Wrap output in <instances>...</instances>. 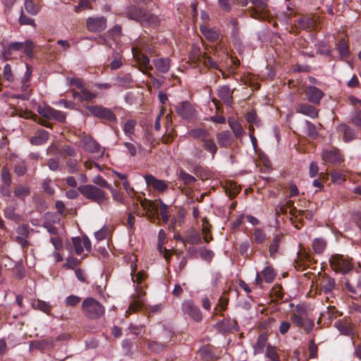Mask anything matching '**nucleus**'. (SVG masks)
<instances>
[{"label":"nucleus","instance_id":"18","mask_svg":"<svg viewBox=\"0 0 361 361\" xmlns=\"http://www.w3.org/2000/svg\"><path fill=\"white\" fill-rule=\"evenodd\" d=\"M335 326L343 335L353 336L355 334V326L350 322L338 320L335 323Z\"/></svg>","mask_w":361,"mask_h":361},{"label":"nucleus","instance_id":"39","mask_svg":"<svg viewBox=\"0 0 361 361\" xmlns=\"http://www.w3.org/2000/svg\"><path fill=\"white\" fill-rule=\"evenodd\" d=\"M30 193V188L27 186L18 185L14 189V195L20 200H24Z\"/></svg>","mask_w":361,"mask_h":361},{"label":"nucleus","instance_id":"35","mask_svg":"<svg viewBox=\"0 0 361 361\" xmlns=\"http://www.w3.org/2000/svg\"><path fill=\"white\" fill-rule=\"evenodd\" d=\"M49 139V133L44 130L40 131L37 135L30 138V142L35 145L44 144Z\"/></svg>","mask_w":361,"mask_h":361},{"label":"nucleus","instance_id":"62","mask_svg":"<svg viewBox=\"0 0 361 361\" xmlns=\"http://www.w3.org/2000/svg\"><path fill=\"white\" fill-rule=\"evenodd\" d=\"M4 216L11 220L18 219V215L15 213V208L13 206H8L4 209Z\"/></svg>","mask_w":361,"mask_h":361},{"label":"nucleus","instance_id":"1","mask_svg":"<svg viewBox=\"0 0 361 361\" xmlns=\"http://www.w3.org/2000/svg\"><path fill=\"white\" fill-rule=\"evenodd\" d=\"M81 311L87 318L97 319L104 314L105 308L97 300L88 297L82 302Z\"/></svg>","mask_w":361,"mask_h":361},{"label":"nucleus","instance_id":"43","mask_svg":"<svg viewBox=\"0 0 361 361\" xmlns=\"http://www.w3.org/2000/svg\"><path fill=\"white\" fill-rule=\"evenodd\" d=\"M298 23L300 27L303 30L313 27L314 25V20L308 16L301 17L298 19Z\"/></svg>","mask_w":361,"mask_h":361},{"label":"nucleus","instance_id":"4","mask_svg":"<svg viewBox=\"0 0 361 361\" xmlns=\"http://www.w3.org/2000/svg\"><path fill=\"white\" fill-rule=\"evenodd\" d=\"M126 15L128 18L139 21L142 24L154 23L157 20V16L145 12L136 6H128L126 11Z\"/></svg>","mask_w":361,"mask_h":361},{"label":"nucleus","instance_id":"61","mask_svg":"<svg viewBox=\"0 0 361 361\" xmlns=\"http://www.w3.org/2000/svg\"><path fill=\"white\" fill-rule=\"evenodd\" d=\"M319 176V178L314 180L312 185L313 186L318 188L319 190H322L324 187L322 181H325L328 179V175L326 173H320Z\"/></svg>","mask_w":361,"mask_h":361},{"label":"nucleus","instance_id":"6","mask_svg":"<svg viewBox=\"0 0 361 361\" xmlns=\"http://www.w3.org/2000/svg\"><path fill=\"white\" fill-rule=\"evenodd\" d=\"M181 311L185 318H190L195 322H200L203 319L201 310L192 300H185L182 302Z\"/></svg>","mask_w":361,"mask_h":361},{"label":"nucleus","instance_id":"38","mask_svg":"<svg viewBox=\"0 0 361 361\" xmlns=\"http://www.w3.org/2000/svg\"><path fill=\"white\" fill-rule=\"evenodd\" d=\"M267 239L265 231L260 228H257L253 231V240L256 244H262Z\"/></svg>","mask_w":361,"mask_h":361},{"label":"nucleus","instance_id":"15","mask_svg":"<svg viewBox=\"0 0 361 361\" xmlns=\"http://www.w3.org/2000/svg\"><path fill=\"white\" fill-rule=\"evenodd\" d=\"M132 51L134 56V58L138 63L139 66H140V70L144 73H146V71H150L152 69V66L150 64L149 59L145 54H142L141 52L136 51L135 48L132 49Z\"/></svg>","mask_w":361,"mask_h":361},{"label":"nucleus","instance_id":"63","mask_svg":"<svg viewBox=\"0 0 361 361\" xmlns=\"http://www.w3.org/2000/svg\"><path fill=\"white\" fill-rule=\"evenodd\" d=\"M93 183L102 188L111 189L110 185L107 183V181L101 176H97L93 179Z\"/></svg>","mask_w":361,"mask_h":361},{"label":"nucleus","instance_id":"2","mask_svg":"<svg viewBox=\"0 0 361 361\" xmlns=\"http://www.w3.org/2000/svg\"><path fill=\"white\" fill-rule=\"evenodd\" d=\"M33 48L34 44L32 41L30 39H27L25 42H11L8 45L4 46L1 53L4 59L8 60L10 59L13 51H20L23 49L25 54L27 57L32 58L33 56Z\"/></svg>","mask_w":361,"mask_h":361},{"label":"nucleus","instance_id":"28","mask_svg":"<svg viewBox=\"0 0 361 361\" xmlns=\"http://www.w3.org/2000/svg\"><path fill=\"white\" fill-rule=\"evenodd\" d=\"M228 304V298H224L223 296L220 297L218 303L216 304V307L214 309L213 316H223V312L226 310Z\"/></svg>","mask_w":361,"mask_h":361},{"label":"nucleus","instance_id":"49","mask_svg":"<svg viewBox=\"0 0 361 361\" xmlns=\"http://www.w3.org/2000/svg\"><path fill=\"white\" fill-rule=\"evenodd\" d=\"M207 222V219H204L203 220L202 231V234L204 235L203 239H204V242L208 243L211 240H213V238H212V234L210 233V229H209V226L207 225H206Z\"/></svg>","mask_w":361,"mask_h":361},{"label":"nucleus","instance_id":"64","mask_svg":"<svg viewBox=\"0 0 361 361\" xmlns=\"http://www.w3.org/2000/svg\"><path fill=\"white\" fill-rule=\"evenodd\" d=\"M338 49L340 53V55L343 58H345L348 56V47L344 41L339 42L338 44Z\"/></svg>","mask_w":361,"mask_h":361},{"label":"nucleus","instance_id":"37","mask_svg":"<svg viewBox=\"0 0 361 361\" xmlns=\"http://www.w3.org/2000/svg\"><path fill=\"white\" fill-rule=\"evenodd\" d=\"M175 109L177 113H192L195 111L193 106L188 101L178 103Z\"/></svg>","mask_w":361,"mask_h":361},{"label":"nucleus","instance_id":"56","mask_svg":"<svg viewBox=\"0 0 361 361\" xmlns=\"http://www.w3.org/2000/svg\"><path fill=\"white\" fill-rule=\"evenodd\" d=\"M187 241L191 245L199 244L202 242L200 234L197 232H192L188 236Z\"/></svg>","mask_w":361,"mask_h":361},{"label":"nucleus","instance_id":"21","mask_svg":"<svg viewBox=\"0 0 361 361\" xmlns=\"http://www.w3.org/2000/svg\"><path fill=\"white\" fill-rule=\"evenodd\" d=\"M178 179L183 182V184L186 186H192L196 182V178L188 173L183 169H178L176 172Z\"/></svg>","mask_w":361,"mask_h":361},{"label":"nucleus","instance_id":"52","mask_svg":"<svg viewBox=\"0 0 361 361\" xmlns=\"http://www.w3.org/2000/svg\"><path fill=\"white\" fill-rule=\"evenodd\" d=\"M250 243L248 240L242 242L239 245V248H238L239 253L244 257L248 258L249 257L248 251L250 250Z\"/></svg>","mask_w":361,"mask_h":361},{"label":"nucleus","instance_id":"17","mask_svg":"<svg viewBox=\"0 0 361 361\" xmlns=\"http://www.w3.org/2000/svg\"><path fill=\"white\" fill-rule=\"evenodd\" d=\"M252 7L250 9V15L255 18L262 17V13L267 7L266 0H250Z\"/></svg>","mask_w":361,"mask_h":361},{"label":"nucleus","instance_id":"13","mask_svg":"<svg viewBox=\"0 0 361 361\" xmlns=\"http://www.w3.org/2000/svg\"><path fill=\"white\" fill-rule=\"evenodd\" d=\"M144 178L147 185L159 192H163L168 188V184L166 181L157 179L151 174H147Z\"/></svg>","mask_w":361,"mask_h":361},{"label":"nucleus","instance_id":"41","mask_svg":"<svg viewBox=\"0 0 361 361\" xmlns=\"http://www.w3.org/2000/svg\"><path fill=\"white\" fill-rule=\"evenodd\" d=\"M331 182L334 184L342 185L345 180V175L338 171H333L330 173Z\"/></svg>","mask_w":361,"mask_h":361},{"label":"nucleus","instance_id":"36","mask_svg":"<svg viewBox=\"0 0 361 361\" xmlns=\"http://www.w3.org/2000/svg\"><path fill=\"white\" fill-rule=\"evenodd\" d=\"M188 135L193 138L200 139L202 141L210 134L205 129L195 128V129L190 130L188 132Z\"/></svg>","mask_w":361,"mask_h":361},{"label":"nucleus","instance_id":"46","mask_svg":"<svg viewBox=\"0 0 361 361\" xmlns=\"http://www.w3.org/2000/svg\"><path fill=\"white\" fill-rule=\"evenodd\" d=\"M200 353L202 358L205 361H212L216 359V357L213 354L211 349L209 347H203L200 350Z\"/></svg>","mask_w":361,"mask_h":361},{"label":"nucleus","instance_id":"42","mask_svg":"<svg viewBox=\"0 0 361 361\" xmlns=\"http://www.w3.org/2000/svg\"><path fill=\"white\" fill-rule=\"evenodd\" d=\"M266 357L269 359L270 361H280L279 355L277 353L276 347L271 345H267L266 350Z\"/></svg>","mask_w":361,"mask_h":361},{"label":"nucleus","instance_id":"20","mask_svg":"<svg viewBox=\"0 0 361 361\" xmlns=\"http://www.w3.org/2000/svg\"><path fill=\"white\" fill-rule=\"evenodd\" d=\"M144 295V293L140 291L137 292V295L133 296V300L129 305L128 309L126 311L127 314H132L140 310L143 305L142 298Z\"/></svg>","mask_w":361,"mask_h":361},{"label":"nucleus","instance_id":"23","mask_svg":"<svg viewBox=\"0 0 361 361\" xmlns=\"http://www.w3.org/2000/svg\"><path fill=\"white\" fill-rule=\"evenodd\" d=\"M267 339L268 336L266 334L262 333L258 336L257 341L253 346L255 355L261 354L264 352V348L267 346Z\"/></svg>","mask_w":361,"mask_h":361},{"label":"nucleus","instance_id":"8","mask_svg":"<svg viewBox=\"0 0 361 361\" xmlns=\"http://www.w3.org/2000/svg\"><path fill=\"white\" fill-rule=\"evenodd\" d=\"M290 320L294 326L302 329L306 333H310L314 326L313 320L298 312L290 314Z\"/></svg>","mask_w":361,"mask_h":361},{"label":"nucleus","instance_id":"40","mask_svg":"<svg viewBox=\"0 0 361 361\" xmlns=\"http://www.w3.org/2000/svg\"><path fill=\"white\" fill-rule=\"evenodd\" d=\"M136 268L135 266L132 268L131 276L132 280L134 283H137V285H140L142 281L147 278V274L144 271H140L135 274Z\"/></svg>","mask_w":361,"mask_h":361},{"label":"nucleus","instance_id":"16","mask_svg":"<svg viewBox=\"0 0 361 361\" xmlns=\"http://www.w3.org/2000/svg\"><path fill=\"white\" fill-rule=\"evenodd\" d=\"M320 290L325 294L331 293L336 288L335 279L332 277L324 274L319 282Z\"/></svg>","mask_w":361,"mask_h":361},{"label":"nucleus","instance_id":"48","mask_svg":"<svg viewBox=\"0 0 361 361\" xmlns=\"http://www.w3.org/2000/svg\"><path fill=\"white\" fill-rule=\"evenodd\" d=\"M1 180L5 185L10 187L12 183L11 176L9 169L6 166H4L1 170Z\"/></svg>","mask_w":361,"mask_h":361},{"label":"nucleus","instance_id":"47","mask_svg":"<svg viewBox=\"0 0 361 361\" xmlns=\"http://www.w3.org/2000/svg\"><path fill=\"white\" fill-rule=\"evenodd\" d=\"M200 29H201L202 34L209 40L214 41L218 38L219 35L216 31H214L209 27H207L205 26H201Z\"/></svg>","mask_w":361,"mask_h":361},{"label":"nucleus","instance_id":"14","mask_svg":"<svg viewBox=\"0 0 361 361\" xmlns=\"http://www.w3.org/2000/svg\"><path fill=\"white\" fill-rule=\"evenodd\" d=\"M72 243L74 250L77 255H81L84 249L89 252L91 250V242L87 236H84L82 238L80 237L73 238Z\"/></svg>","mask_w":361,"mask_h":361},{"label":"nucleus","instance_id":"26","mask_svg":"<svg viewBox=\"0 0 361 361\" xmlns=\"http://www.w3.org/2000/svg\"><path fill=\"white\" fill-rule=\"evenodd\" d=\"M282 238V234H277L273 238V240L269 247V251L271 257L275 258L276 257Z\"/></svg>","mask_w":361,"mask_h":361},{"label":"nucleus","instance_id":"3","mask_svg":"<svg viewBox=\"0 0 361 361\" xmlns=\"http://www.w3.org/2000/svg\"><path fill=\"white\" fill-rule=\"evenodd\" d=\"M329 264L334 271L343 274H347L353 268L351 259L339 254L332 255L329 258Z\"/></svg>","mask_w":361,"mask_h":361},{"label":"nucleus","instance_id":"29","mask_svg":"<svg viewBox=\"0 0 361 361\" xmlns=\"http://www.w3.org/2000/svg\"><path fill=\"white\" fill-rule=\"evenodd\" d=\"M32 307L35 309L40 310L47 314H50L51 310V305L43 300H36L32 303Z\"/></svg>","mask_w":361,"mask_h":361},{"label":"nucleus","instance_id":"24","mask_svg":"<svg viewBox=\"0 0 361 361\" xmlns=\"http://www.w3.org/2000/svg\"><path fill=\"white\" fill-rule=\"evenodd\" d=\"M233 90L229 87L224 85L221 87L218 90V95L221 99L227 105H231L232 102V94Z\"/></svg>","mask_w":361,"mask_h":361},{"label":"nucleus","instance_id":"7","mask_svg":"<svg viewBox=\"0 0 361 361\" xmlns=\"http://www.w3.org/2000/svg\"><path fill=\"white\" fill-rule=\"evenodd\" d=\"M322 158L324 162L332 165H339L344 161V156L340 149L334 147L324 149L322 153Z\"/></svg>","mask_w":361,"mask_h":361},{"label":"nucleus","instance_id":"19","mask_svg":"<svg viewBox=\"0 0 361 361\" xmlns=\"http://www.w3.org/2000/svg\"><path fill=\"white\" fill-rule=\"evenodd\" d=\"M308 100L312 103L318 104L324 96L322 90L314 86H310L306 91Z\"/></svg>","mask_w":361,"mask_h":361},{"label":"nucleus","instance_id":"59","mask_svg":"<svg viewBox=\"0 0 361 361\" xmlns=\"http://www.w3.org/2000/svg\"><path fill=\"white\" fill-rule=\"evenodd\" d=\"M123 64L122 58L118 54L114 55L113 61L110 63L111 70H116L119 68Z\"/></svg>","mask_w":361,"mask_h":361},{"label":"nucleus","instance_id":"53","mask_svg":"<svg viewBox=\"0 0 361 361\" xmlns=\"http://www.w3.org/2000/svg\"><path fill=\"white\" fill-rule=\"evenodd\" d=\"M18 22L21 25H31L35 27V20L25 16L23 11H21Z\"/></svg>","mask_w":361,"mask_h":361},{"label":"nucleus","instance_id":"54","mask_svg":"<svg viewBox=\"0 0 361 361\" xmlns=\"http://www.w3.org/2000/svg\"><path fill=\"white\" fill-rule=\"evenodd\" d=\"M147 346L149 349L155 353H159L164 348V344L154 341H149Z\"/></svg>","mask_w":361,"mask_h":361},{"label":"nucleus","instance_id":"50","mask_svg":"<svg viewBox=\"0 0 361 361\" xmlns=\"http://www.w3.org/2000/svg\"><path fill=\"white\" fill-rule=\"evenodd\" d=\"M75 97H80L82 100H92V99L96 97V94L91 92L90 90L87 89H82L81 92V95L79 93H73Z\"/></svg>","mask_w":361,"mask_h":361},{"label":"nucleus","instance_id":"51","mask_svg":"<svg viewBox=\"0 0 361 361\" xmlns=\"http://www.w3.org/2000/svg\"><path fill=\"white\" fill-rule=\"evenodd\" d=\"M136 126V121L134 120H128L123 125V130L126 135H131L134 133V129Z\"/></svg>","mask_w":361,"mask_h":361},{"label":"nucleus","instance_id":"27","mask_svg":"<svg viewBox=\"0 0 361 361\" xmlns=\"http://www.w3.org/2000/svg\"><path fill=\"white\" fill-rule=\"evenodd\" d=\"M262 276L264 279V281L267 283H271L274 281L276 272L274 269L270 266H266L264 269L261 271Z\"/></svg>","mask_w":361,"mask_h":361},{"label":"nucleus","instance_id":"33","mask_svg":"<svg viewBox=\"0 0 361 361\" xmlns=\"http://www.w3.org/2000/svg\"><path fill=\"white\" fill-rule=\"evenodd\" d=\"M228 122L235 135L237 137H241L244 134V130L238 121H235L233 118H229Z\"/></svg>","mask_w":361,"mask_h":361},{"label":"nucleus","instance_id":"30","mask_svg":"<svg viewBox=\"0 0 361 361\" xmlns=\"http://www.w3.org/2000/svg\"><path fill=\"white\" fill-rule=\"evenodd\" d=\"M327 243L322 238H317L312 241V248L316 254H322L326 249Z\"/></svg>","mask_w":361,"mask_h":361},{"label":"nucleus","instance_id":"32","mask_svg":"<svg viewBox=\"0 0 361 361\" xmlns=\"http://www.w3.org/2000/svg\"><path fill=\"white\" fill-rule=\"evenodd\" d=\"M316 263L313 257L310 253L304 252L301 254L300 257V262H298V267L302 269H305L307 267Z\"/></svg>","mask_w":361,"mask_h":361},{"label":"nucleus","instance_id":"44","mask_svg":"<svg viewBox=\"0 0 361 361\" xmlns=\"http://www.w3.org/2000/svg\"><path fill=\"white\" fill-rule=\"evenodd\" d=\"M137 201L140 202V205L144 209L157 212L158 207L154 202L147 199L142 200L140 197H137Z\"/></svg>","mask_w":361,"mask_h":361},{"label":"nucleus","instance_id":"55","mask_svg":"<svg viewBox=\"0 0 361 361\" xmlns=\"http://www.w3.org/2000/svg\"><path fill=\"white\" fill-rule=\"evenodd\" d=\"M200 254L202 259L207 262H210L214 256V253L212 250H207L205 247L200 249Z\"/></svg>","mask_w":361,"mask_h":361},{"label":"nucleus","instance_id":"45","mask_svg":"<svg viewBox=\"0 0 361 361\" xmlns=\"http://www.w3.org/2000/svg\"><path fill=\"white\" fill-rule=\"evenodd\" d=\"M25 9L31 15H36L39 11V7L35 4L33 0H25Z\"/></svg>","mask_w":361,"mask_h":361},{"label":"nucleus","instance_id":"11","mask_svg":"<svg viewBox=\"0 0 361 361\" xmlns=\"http://www.w3.org/2000/svg\"><path fill=\"white\" fill-rule=\"evenodd\" d=\"M87 29L92 32H99L106 27V20L104 17L88 18L87 20Z\"/></svg>","mask_w":361,"mask_h":361},{"label":"nucleus","instance_id":"25","mask_svg":"<svg viewBox=\"0 0 361 361\" xmlns=\"http://www.w3.org/2000/svg\"><path fill=\"white\" fill-rule=\"evenodd\" d=\"M338 130L343 133V140L345 142H349L355 137L354 130L345 124H341L338 126Z\"/></svg>","mask_w":361,"mask_h":361},{"label":"nucleus","instance_id":"57","mask_svg":"<svg viewBox=\"0 0 361 361\" xmlns=\"http://www.w3.org/2000/svg\"><path fill=\"white\" fill-rule=\"evenodd\" d=\"M66 166L68 168V171L70 173H73L78 171V161L73 159H68L66 161Z\"/></svg>","mask_w":361,"mask_h":361},{"label":"nucleus","instance_id":"10","mask_svg":"<svg viewBox=\"0 0 361 361\" xmlns=\"http://www.w3.org/2000/svg\"><path fill=\"white\" fill-rule=\"evenodd\" d=\"M79 137L80 138V145L85 151L91 153L100 152L99 145L91 136L87 135L85 132H82Z\"/></svg>","mask_w":361,"mask_h":361},{"label":"nucleus","instance_id":"9","mask_svg":"<svg viewBox=\"0 0 361 361\" xmlns=\"http://www.w3.org/2000/svg\"><path fill=\"white\" fill-rule=\"evenodd\" d=\"M215 328L221 334H226L234 331H238L239 329L237 322L235 319H232L229 317L224 318L221 321H219L215 324Z\"/></svg>","mask_w":361,"mask_h":361},{"label":"nucleus","instance_id":"5","mask_svg":"<svg viewBox=\"0 0 361 361\" xmlns=\"http://www.w3.org/2000/svg\"><path fill=\"white\" fill-rule=\"evenodd\" d=\"M78 190L87 199L98 204H102L106 200V193L93 185H80Z\"/></svg>","mask_w":361,"mask_h":361},{"label":"nucleus","instance_id":"22","mask_svg":"<svg viewBox=\"0 0 361 361\" xmlns=\"http://www.w3.org/2000/svg\"><path fill=\"white\" fill-rule=\"evenodd\" d=\"M153 64L159 72L166 73L171 67V60L169 58L157 59L153 60Z\"/></svg>","mask_w":361,"mask_h":361},{"label":"nucleus","instance_id":"12","mask_svg":"<svg viewBox=\"0 0 361 361\" xmlns=\"http://www.w3.org/2000/svg\"><path fill=\"white\" fill-rule=\"evenodd\" d=\"M31 118L35 121H37L42 125L47 128L51 127V121L56 120L59 122L65 121V114H42V117L38 118V114H30Z\"/></svg>","mask_w":361,"mask_h":361},{"label":"nucleus","instance_id":"60","mask_svg":"<svg viewBox=\"0 0 361 361\" xmlns=\"http://www.w3.org/2000/svg\"><path fill=\"white\" fill-rule=\"evenodd\" d=\"M80 301V298L75 295H71L66 298L65 303L67 306L75 307Z\"/></svg>","mask_w":361,"mask_h":361},{"label":"nucleus","instance_id":"34","mask_svg":"<svg viewBox=\"0 0 361 361\" xmlns=\"http://www.w3.org/2000/svg\"><path fill=\"white\" fill-rule=\"evenodd\" d=\"M202 142L204 149L210 152L212 155V157H214L217 152V147L214 140L210 137V135H208L204 140H203Z\"/></svg>","mask_w":361,"mask_h":361},{"label":"nucleus","instance_id":"58","mask_svg":"<svg viewBox=\"0 0 361 361\" xmlns=\"http://www.w3.org/2000/svg\"><path fill=\"white\" fill-rule=\"evenodd\" d=\"M161 204L160 207V216L164 223H167L169 219V215L168 214V207L161 200H159Z\"/></svg>","mask_w":361,"mask_h":361},{"label":"nucleus","instance_id":"31","mask_svg":"<svg viewBox=\"0 0 361 361\" xmlns=\"http://www.w3.org/2000/svg\"><path fill=\"white\" fill-rule=\"evenodd\" d=\"M216 138L220 147H228L231 143V134L229 131H223L216 135Z\"/></svg>","mask_w":361,"mask_h":361}]
</instances>
